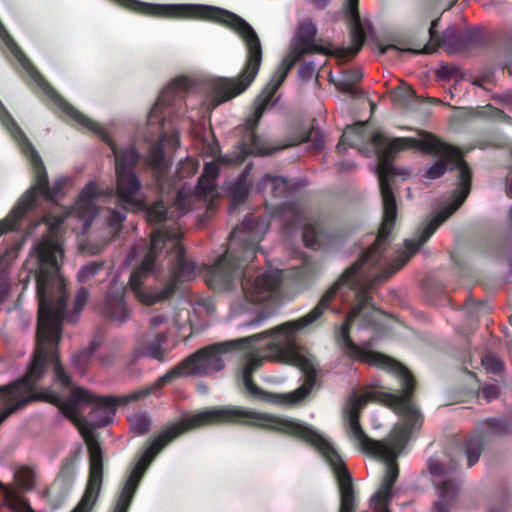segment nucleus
Returning a JSON list of instances; mask_svg holds the SVG:
<instances>
[{
    "instance_id": "45",
    "label": "nucleus",
    "mask_w": 512,
    "mask_h": 512,
    "mask_svg": "<svg viewBox=\"0 0 512 512\" xmlns=\"http://www.w3.org/2000/svg\"><path fill=\"white\" fill-rule=\"evenodd\" d=\"M507 195L512 198V180L510 181V183L508 184V187H507Z\"/></svg>"
},
{
    "instance_id": "21",
    "label": "nucleus",
    "mask_w": 512,
    "mask_h": 512,
    "mask_svg": "<svg viewBox=\"0 0 512 512\" xmlns=\"http://www.w3.org/2000/svg\"><path fill=\"white\" fill-rule=\"evenodd\" d=\"M363 77L360 69H352L344 72L336 81V87L343 92L352 91L354 85Z\"/></svg>"
},
{
    "instance_id": "31",
    "label": "nucleus",
    "mask_w": 512,
    "mask_h": 512,
    "mask_svg": "<svg viewBox=\"0 0 512 512\" xmlns=\"http://www.w3.org/2000/svg\"><path fill=\"white\" fill-rule=\"evenodd\" d=\"M320 235L316 232L315 228L308 226L305 228L303 233V239L307 247L317 249L319 247Z\"/></svg>"
},
{
    "instance_id": "15",
    "label": "nucleus",
    "mask_w": 512,
    "mask_h": 512,
    "mask_svg": "<svg viewBox=\"0 0 512 512\" xmlns=\"http://www.w3.org/2000/svg\"><path fill=\"white\" fill-rule=\"evenodd\" d=\"M188 194L181 190L178 192L177 200L171 211H166L162 202H158L146 211L147 220L151 223H157L166 219H175L182 216L188 209Z\"/></svg>"
},
{
    "instance_id": "35",
    "label": "nucleus",
    "mask_w": 512,
    "mask_h": 512,
    "mask_svg": "<svg viewBox=\"0 0 512 512\" xmlns=\"http://www.w3.org/2000/svg\"><path fill=\"white\" fill-rule=\"evenodd\" d=\"M125 216L121 212L113 211L109 220L110 226L118 229L119 225L124 220Z\"/></svg>"
},
{
    "instance_id": "7",
    "label": "nucleus",
    "mask_w": 512,
    "mask_h": 512,
    "mask_svg": "<svg viewBox=\"0 0 512 512\" xmlns=\"http://www.w3.org/2000/svg\"><path fill=\"white\" fill-rule=\"evenodd\" d=\"M56 404L61 412L70 418L78 427L89 451V470L91 471L92 452L95 449L99 454L101 475H103V454L100 444L90 429L89 423L82 417L81 412L86 406H93L91 412L93 424L104 427L110 424L116 412V402L113 398H99L81 387H73L67 400L58 396Z\"/></svg>"
},
{
    "instance_id": "12",
    "label": "nucleus",
    "mask_w": 512,
    "mask_h": 512,
    "mask_svg": "<svg viewBox=\"0 0 512 512\" xmlns=\"http://www.w3.org/2000/svg\"><path fill=\"white\" fill-rule=\"evenodd\" d=\"M99 454L94 449L91 459V471L84 495L78 505L71 512H90L97 501L102 485ZM5 505L15 512H34L28 503L13 491H7L4 499Z\"/></svg>"
},
{
    "instance_id": "38",
    "label": "nucleus",
    "mask_w": 512,
    "mask_h": 512,
    "mask_svg": "<svg viewBox=\"0 0 512 512\" xmlns=\"http://www.w3.org/2000/svg\"><path fill=\"white\" fill-rule=\"evenodd\" d=\"M165 322H166V317L161 315V314H157V315H154V316L151 317V319H150V327L152 329H157L161 325H163Z\"/></svg>"
},
{
    "instance_id": "36",
    "label": "nucleus",
    "mask_w": 512,
    "mask_h": 512,
    "mask_svg": "<svg viewBox=\"0 0 512 512\" xmlns=\"http://www.w3.org/2000/svg\"><path fill=\"white\" fill-rule=\"evenodd\" d=\"M269 315L264 312H260L255 318L245 323L247 327H254L262 324L265 320H267Z\"/></svg>"
},
{
    "instance_id": "17",
    "label": "nucleus",
    "mask_w": 512,
    "mask_h": 512,
    "mask_svg": "<svg viewBox=\"0 0 512 512\" xmlns=\"http://www.w3.org/2000/svg\"><path fill=\"white\" fill-rule=\"evenodd\" d=\"M238 349L243 351L245 357L243 383L250 394L257 395L258 388L252 382L251 374L262 365L264 358L259 354L256 348L239 346Z\"/></svg>"
},
{
    "instance_id": "5",
    "label": "nucleus",
    "mask_w": 512,
    "mask_h": 512,
    "mask_svg": "<svg viewBox=\"0 0 512 512\" xmlns=\"http://www.w3.org/2000/svg\"><path fill=\"white\" fill-rule=\"evenodd\" d=\"M345 10L349 17L351 38V46L347 48L334 49L330 43H317L315 40L317 27L312 22H305L299 27L297 33L292 39L286 56L279 63L271 78L255 99L253 112L246 119L245 125L250 131V144L247 153L267 156L285 147L305 142L310 138L311 132L308 129H305L297 139L283 145H274L268 140L256 135L253 129L260 121L263 113L270 106L276 90L281 86L291 68L302 56L310 53H320L335 54L337 57H344L347 55H354L361 49L366 38V34L358 13V0H346Z\"/></svg>"
},
{
    "instance_id": "24",
    "label": "nucleus",
    "mask_w": 512,
    "mask_h": 512,
    "mask_svg": "<svg viewBox=\"0 0 512 512\" xmlns=\"http://www.w3.org/2000/svg\"><path fill=\"white\" fill-rule=\"evenodd\" d=\"M149 164L152 168L162 172L166 168V162L164 159L162 144L154 146L149 154Z\"/></svg>"
},
{
    "instance_id": "30",
    "label": "nucleus",
    "mask_w": 512,
    "mask_h": 512,
    "mask_svg": "<svg viewBox=\"0 0 512 512\" xmlns=\"http://www.w3.org/2000/svg\"><path fill=\"white\" fill-rule=\"evenodd\" d=\"M413 95L409 85L402 84L393 91V99L401 104H406Z\"/></svg>"
},
{
    "instance_id": "14",
    "label": "nucleus",
    "mask_w": 512,
    "mask_h": 512,
    "mask_svg": "<svg viewBox=\"0 0 512 512\" xmlns=\"http://www.w3.org/2000/svg\"><path fill=\"white\" fill-rule=\"evenodd\" d=\"M98 196L99 190L96 184L88 183L80 193L75 206L66 216L67 219L77 221L83 232L91 226L97 214L95 200Z\"/></svg>"
},
{
    "instance_id": "19",
    "label": "nucleus",
    "mask_w": 512,
    "mask_h": 512,
    "mask_svg": "<svg viewBox=\"0 0 512 512\" xmlns=\"http://www.w3.org/2000/svg\"><path fill=\"white\" fill-rule=\"evenodd\" d=\"M453 468V465L448 466L444 461L438 462L434 459H430L428 462L429 472L434 477L433 482L435 485L439 486L441 496L443 497L448 494V488L446 487V483H442L441 478L446 471H450Z\"/></svg>"
},
{
    "instance_id": "22",
    "label": "nucleus",
    "mask_w": 512,
    "mask_h": 512,
    "mask_svg": "<svg viewBox=\"0 0 512 512\" xmlns=\"http://www.w3.org/2000/svg\"><path fill=\"white\" fill-rule=\"evenodd\" d=\"M260 189L273 196H279L285 190V179L279 176H266L260 183Z\"/></svg>"
},
{
    "instance_id": "28",
    "label": "nucleus",
    "mask_w": 512,
    "mask_h": 512,
    "mask_svg": "<svg viewBox=\"0 0 512 512\" xmlns=\"http://www.w3.org/2000/svg\"><path fill=\"white\" fill-rule=\"evenodd\" d=\"M481 452V443L478 438H472L468 441L466 455L468 459V465H474L479 457Z\"/></svg>"
},
{
    "instance_id": "42",
    "label": "nucleus",
    "mask_w": 512,
    "mask_h": 512,
    "mask_svg": "<svg viewBox=\"0 0 512 512\" xmlns=\"http://www.w3.org/2000/svg\"><path fill=\"white\" fill-rule=\"evenodd\" d=\"M90 355L86 352L79 353L78 355H75L73 358V362L75 365L80 364L82 362H85Z\"/></svg>"
},
{
    "instance_id": "33",
    "label": "nucleus",
    "mask_w": 512,
    "mask_h": 512,
    "mask_svg": "<svg viewBox=\"0 0 512 512\" xmlns=\"http://www.w3.org/2000/svg\"><path fill=\"white\" fill-rule=\"evenodd\" d=\"M484 367L491 372H498L502 369V362L495 356L487 355L482 359Z\"/></svg>"
},
{
    "instance_id": "1",
    "label": "nucleus",
    "mask_w": 512,
    "mask_h": 512,
    "mask_svg": "<svg viewBox=\"0 0 512 512\" xmlns=\"http://www.w3.org/2000/svg\"><path fill=\"white\" fill-rule=\"evenodd\" d=\"M63 222H47L48 231L30 251L27 266L36 277L39 297L36 348L32 363L21 380L0 386L3 400L10 406L0 412V424L15 410L34 400L57 402L58 394L51 390L32 393L33 386L44 373L48 359L53 363L54 376L62 386L71 384L70 377L54 355L61 338V321L66 309L65 281L59 274L64 258L60 227Z\"/></svg>"
},
{
    "instance_id": "27",
    "label": "nucleus",
    "mask_w": 512,
    "mask_h": 512,
    "mask_svg": "<svg viewBox=\"0 0 512 512\" xmlns=\"http://www.w3.org/2000/svg\"><path fill=\"white\" fill-rule=\"evenodd\" d=\"M390 49H393V50H396L399 52H412L414 54H420V53L429 54L434 51L435 47L431 44H427L421 49L402 48V47H399L396 45H381V46H379L378 51L380 54H385Z\"/></svg>"
},
{
    "instance_id": "3",
    "label": "nucleus",
    "mask_w": 512,
    "mask_h": 512,
    "mask_svg": "<svg viewBox=\"0 0 512 512\" xmlns=\"http://www.w3.org/2000/svg\"><path fill=\"white\" fill-rule=\"evenodd\" d=\"M380 311L370 305V298L363 295L358 305L350 312L345 322L336 334L337 344L350 356L368 362L369 364L395 373L401 380V394H387L385 402L400 417L401 423L396 425L388 438L382 441L370 439L361 429L358 422L360 410L374 398L372 392L353 394L347 401L345 412L349 421L350 439L366 454L382 459L386 462V472L379 490L371 498V503L377 512H388L387 503L392 493V486L398 477V467L395 459L402 453L413 431L420 428L422 417L414 405L408 399L413 390L412 376L400 363L392 358L358 346L352 342L348 330L351 322L360 318L363 326L373 324Z\"/></svg>"
},
{
    "instance_id": "32",
    "label": "nucleus",
    "mask_w": 512,
    "mask_h": 512,
    "mask_svg": "<svg viewBox=\"0 0 512 512\" xmlns=\"http://www.w3.org/2000/svg\"><path fill=\"white\" fill-rule=\"evenodd\" d=\"M88 299L89 292L85 288L79 289L74 300V311L79 313L87 304Z\"/></svg>"
},
{
    "instance_id": "46",
    "label": "nucleus",
    "mask_w": 512,
    "mask_h": 512,
    "mask_svg": "<svg viewBox=\"0 0 512 512\" xmlns=\"http://www.w3.org/2000/svg\"><path fill=\"white\" fill-rule=\"evenodd\" d=\"M370 108H371V112H374V110H375V108H376V104H375V102L370 101Z\"/></svg>"
},
{
    "instance_id": "20",
    "label": "nucleus",
    "mask_w": 512,
    "mask_h": 512,
    "mask_svg": "<svg viewBox=\"0 0 512 512\" xmlns=\"http://www.w3.org/2000/svg\"><path fill=\"white\" fill-rule=\"evenodd\" d=\"M219 173L217 163L208 162L205 164L204 172L198 181L197 189L200 193L210 192L214 188V179Z\"/></svg>"
},
{
    "instance_id": "37",
    "label": "nucleus",
    "mask_w": 512,
    "mask_h": 512,
    "mask_svg": "<svg viewBox=\"0 0 512 512\" xmlns=\"http://www.w3.org/2000/svg\"><path fill=\"white\" fill-rule=\"evenodd\" d=\"M313 75H314V67L311 64H305L299 70V77L302 79L310 78Z\"/></svg>"
},
{
    "instance_id": "34",
    "label": "nucleus",
    "mask_w": 512,
    "mask_h": 512,
    "mask_svg": "<svg viewBox=\"0 0 512 512\" xmlns=\"http://www.w3.org/2000/svg\"><path fill=\"white\" fill-rule=\"evenodd\" d=\"M150 393H151V388H145V389L139 390L137 392H132L128 395H125L122 398H120L119 400L123 401V402L134 401V400L144 397Z\"/></svg>"
},
{
    "instance_id": "26",
    "label": "nucleus",
    "mask_w": 512,
    "mask_h": 512,
    "mask_svg": "<svg viewBox=\"0 0 512 512\" xmlns=\"http://www.w3.org/2000/svg\"><path fill=\"white\" fill-rule=\"evenodd\" d=\"M102 264L91 262L84 265L78 272V280L81 283H86L94 278L101 270Z\"/></svg>"
},
{
    "instance_id": "47",
    "label": "nucleus",
    "mask_w": 512,
    "mask_h": 512,
    "mask_svg": "<svg viewBox=\"0 0 512 512\" xmlns=\"http://www.w3.org/2000/svg\"><path fill=\"white\" fill-rule=\"evenodd\" d=\"M352 168H355V165L354 164H350L349 167H347L346 169H352ZM341 169H344L343 167H341Z\"/></svg>"
},
{
    "instance_id": "25",
    "label": "nucleus",
    "mask_w": 512,
    "mask_h": 512,
    "mask_svg": "<svg viewBox=\"0 0 512 512\" xmlns=\"http://www.w3.org/2000/svg\"><path fill=\"white\" fill-rule=\"evenodd\" d=\"M131 429L134 433L140 435L148 431L151 426V420L143 414H135L130 418Z\"/></svg>"
},
{
    "instance_id": "41",
    "label": "nucleus",
    "mask_w": 512,
    "mask_h": 512,
    "mask_svg": "<svg viewBox=\"0 0 512 512\" xmlns=\"http://www.w3.org/2000/svg\"><path fill=\"white\" fill-rule=\"evenodd\" d=\"M162 107V99L160 98L149 112V121H152L153 117L156 116V114L162 109Z\"/></svg>"
},
{
    "instance_id": "43",
    "label": "nucleus",
    "mask_w": 512,
    "mask_h": 512,
    "mask_svg": "<svg viewBox=\"0 0 512 512\" xmlns=\"http://www.w3.org/2000/svg\"><path fill=\"white\" fill-rule=\"evenodd\" d=\"M435 512H448L447 507L442 503L435 504Z\"/></svg>"
},
{
    "instance_id": "16",
    "label": "nucleus",
    "mask_w": 512,
    "mask_h": 512,
    "mask_svg": "<svg viewBox=\"0 0 512 512\" xmlns=\"http://www.w3.org/2000/svg\"><path fill=\"white\" fill-rule=\"evenodd\" d=\"M102 310L116 324H122L129 319L130 311L126 307L122 288L107 294Z\"/></svg>"
},
{
    "instance_id": "48",
    "label": "nucleus",
    "mask_w": 512,
    "mask_h": 512,
    "mask_svg": "<svg viewBox=\"0 0 512 512\" xmlns=\"http://www.w3.org/2000/svg\"><path fill=\"white\" fill-rule=\"evenodd\" d=\"M484 392H485V394H486L487 396H490V394H488V393H489V389H485V390H484Z\"/></svg>"
},
{
    "instance_id": "2",
    "label": "nucleus",
    "mask_w": 512,
    "mask_h": 512,
    "mask_svg": "<svg viewBox=\"0 0 512 512\" xmlns=\"http://www.w3.org/2000/svg\"><path fill=\"white\" fill-rule=\"evenodd\" d=\"M48 231L30 251L27 266L36 277L39 297L36 348L32 363L21 380L0 386L3 400L10 406L0 412V424L15 410L34 400L57 402L58 394L51 390L32 393L33 386L44 373L48 359L53 363L54 376L62 386L71 384L70 377L54 355L61 338V321L66 309L65 281L59 274L64 258L60 227L62 223H47Z\"/></svg>"
},
{
    "instance_id": "13",
    "label": "nucleus",
    "mask_w": 512,
    "mask_h": 512,
    "mask_svg": "<svg viewBox=\"0 0 512 512\" xmlns=\"http://www.w3.org/2000/svg\"><path fill=\"white\" fill-rule=\"evenodd\" d=\"M281 280L280 272L268 271L257 275L246 283L241 299L232 305L234 314H242L249 310V305L258 304L268 300Z\"/></svg>"
},
{
    "instance_id": "8",
    "label": "nucleus",
    "mask_w": 512,
    "mask_h": 512,
    "mask_svg": "<svg viewBox=\"0 0 512 512\" xmlns=\"http://www.w3.org/2000/svg\"><path fill=\"white\" fill-rule=\"evenodd\" d=\"M253 230L250 220H245L241 226L233 229L229 250L217 260L207 274L206 281L209 286L219 291L227 289L243 267L242 262L236 263L237 257L232 252L236 240L244 242L243 261L250 262L253 259L255 247L261 240L253 234Z\"/></svg>"
},
{
    "instance_id": "4",
    "label": "nucleus",
    "mask_w": 512,
    "mask_h": 512,
    "mask_svg": "<svg viewBox=\"0 0 512 512\" xmlns=\"http://www.w3.org/2000/svg\"><path fill=\"white\" fill-rule=\"evenodd\" d=\"M390 174L389 165L386 162L381 164L378 170V178L383 201V222L375 243L369 248L361 261L348 268L341 278L326 291L317 306L303 317L233 342L248 348H256L259 353L261 348L265 347L268 358L295 366L303 372L305 379L298 389L287 394L274 396L270 401L281 405H293L307 397L313 389L316 382L315 360L312 355L296 345L295 335L322 316L340 286L354 287L360 278L370 279V276L367 275L368 270L380 261L386 239L393 230L396 219V202L389 186Z\"/></svg>"
},
{
    "instance_id": "10",
    "label": "nucleus",
    "mask_w": 512,
    "mask_h": 512,
    "mask_svg": "<svg viewBox=\"0 0 512 512\" xmlns=\"http://www.w3.org/2000/svg\"><path fill=\"white\" fill-rule=\"evenodd\" d=\"M234 341L235 340H233V342ZM239 346L241 345L234 344L230 341L199 350L182 362L177 369L164 374L159 379V382L164 384L171 381L176 376H204L219 371L224 366L223 355L227 347L238 349Z\"/></svg>"
},
{
    "instance_id": "29",
    "label": "nucleus",
    "mask_w": 512,
    "mask_h": 512,
    "mask_svg": "<svg viewBox=\"0 0 512 512\" xmlns=\"http://www.w3.org/2000/svg\"><path fill=\"white\" fill-rule=\"evenodd\" d=\"M165 341V335L160 334L157 336L156 342L147 346V353L154 359L159 361L165 360V350L161 347V343Z\"/></svg>"
},
{
    "instance_id": "40",
    "label": "nucleus",
    "mask_w": 512,
    "mask_h": 512,
    "mask_svg": "<svg viewBox=\"0 0 512 512\" xmlns=\"http://www.w3.org/2000/svg\"><path fill=\"white\" fill-rule=\"evenodd\" d=\"M244 151H242L241 153H239L237 156H223L221 158H219V161H221L223 164H231V163H235V162H241L242 161V153Z\"/></svg>"
},
{
    "instance_id": "9",
    "label": "nucleus",
    "mask_w": 512,
    "mask_h": 512,
    "mask_svg": "<svg viewBox=\"0 0 512 512\" xmlns=\"http://www.w3.org/2000/svg\"><path fill=\"white\" fill-rule=\"evenodd\" d=\"M180 238V233L178 231H169L166 229H160L158 231H154L152 233L151 245L149 252L145 256L141 265L135 269L130 277L129 285L136 297L146 305H152L158 302L159 300L167 297L168 291H162L160 293H150L141 288V284L148 277L149 273L152 270V266L155 259V254L162 249L165 242H171L177 256V260L179 265H182V254H183V246L178 241Z\"/></svg>"
},
{
    "instance_id": "39",
    "label": "nucleus",
    "mask_w": 512,
    "mask_h": 512,
    "mask_svg": "<svg viewBox=\"0 0 512 512\" xmlns=\"http://www.w3.org/2000/svg\"><path fill=\"white\" fill-rule=\"evenodd\" d=\"M10 293V286L9 283L6 281L0 282V304L3 303Z\"/></svg>"
},
{
    "instance_id": "44",
    "label": "nucleus",
    "mask_w": 512,
    "mask_h": 512,
    "mask_svg": "<svg viewBox=\"0 0 512 512\" xmlns=\"http://www.w3.org/2000/svg\"><path fill=\"white\" fill-rule=\"evenodd\" d=\"M437 22H438V20H435V21H433L431 23V26H430V29H429V33H430L431 38H433L434 28L437 25Z\"/></svg>"
},
{
    "instance_id": "23",
    "label": "nucleus",
    "mask_w": 512,
    "mask_h": 512,
    "mask_svg": "<svg viewBox=\"0 0 512 512\" xmlns=\"http://www.w3.org/2000/svg\"><path fill=\"white\" fill-rule=\"evenodd\" d=\"M15 477L18 485L24 490L32 489L36 483V474L31 468L18 470Z\"/></svg>"
},
{
    "instance_id": "11",
    "label": "nucleus",
    "mask_w": 512,
    "mask_h": 512,
    "mask_svg": "<svg viewBox=\"0 0 512 512\" xmlns=\"http://www.w3.org/2000/svg\"><path fill=\"white\" fill-rule=\"evenodd\" d=\"M371 143L378 155L385 160L409 148H418L426 154H440L451 157L456 155L453 149L448 148L443 142L428 133L421 134L419 138H387L382 133H375L371 137Z\"/></svg>"
},
{
    "instance_id": "18",
    "label": "nucleus",
    "mask_w": 512,
    "mask_h": 512,
    "mask_svg": "<svg viewBox=\"0 0 512 512\" xmlns=\"http://www.w3.org/2000/svg\"><path fill=\"white\" fill-rule=\"evenodd\" d=\"M364 132L365 124L362 122L347 127L344 130L342 138L337 146L339 153H343L347 149V145L360 148L364 141Z\"/></svg>"
},
{
    "instance_id": "6",
    "label": "nucleus",
    "mask_w": 512,
    "mask_h": 512,
    "mask_svg": "<svg viewBox=\"0 0 512 512\" xmlns=\"http://www.w3.org/2000/svg\"><path fill=\"white\" fill-rule=\"evenodd\" d=\"M444 144L456 152L455 157L434 154L435 156H439L440 160L431 165L426 170L424 177L428 180H434L442 176L448 169L457 167L459 168L460 190L456 193L453 202L447 208L436 214L427 224L419 229L412 238L405 240V250L400 253L397 261L390 268V271L378 275L375 279V282L387 278L389 275L404 266L410 257L416 253L420 246L423 245L433 235L438 226L448 217H450L468 196L471 181L470 170L467 164L462 161L460 151L453 146L447 145L446 143Z\"/></svg>"
}]
</instances>
